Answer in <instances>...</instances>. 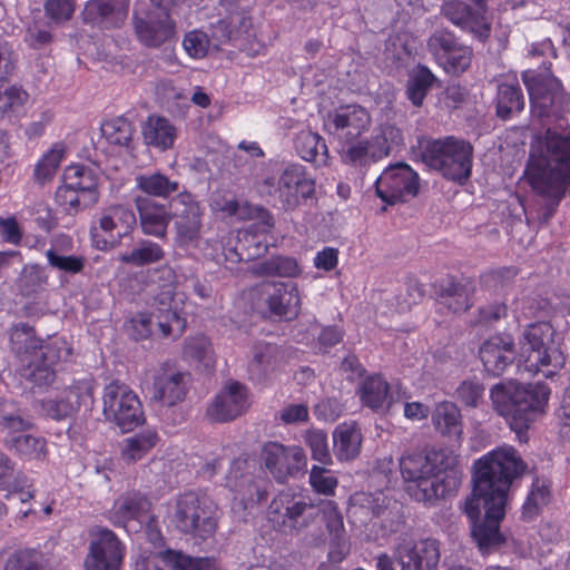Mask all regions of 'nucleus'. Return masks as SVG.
<instances>
[{"mask_svg":"<svg viewBox=\"0 0 570 570\" xmlns=\"http://www.w3.org/2000/svg\"><path fill=\"white\" fill-rule=\"evenodd\" d=\"M193 517L196 529L191 531L194 538L206 540L214 535L218 524V508L206 497H202L198 511Z\"/></svg>","mask_w":570,"mask_h":570,"instance_id":"a18cd8bd","label":"nucleus"},{"mask_svg":"<svg viewBox=\"0 0 570 570\" xmlns=\"http://www.w3.org/2000/svg\"><path fill=\"white\" fill-rule=\"evenodd\" d=\"M362 435L355 426H338L333 433V451L340 461L355 459L361 450Z\"/></svg>","mask_w":570,"mask_h":570,"instance_id":"a19ab883","label":"nucleus"},{"mask_svg":"<svg viewBox=\"0 0 570 570\" xmlns=\"http://www.w3.org/2000/svg\"><path fill=\"white\" fill-rule=\"evenodd\" d=\"M136 38L148 48H158L175 36L176 23L166 11L148 10L132 16Z\"/></svg>","mask_w":570,"mask_h":570,"instance_id":"aec40b11","label":"nucleus"},{"mask_svg":"<svg viewBox=\"0 0 570 570\" xmlns=\"http://www.w3.org/2000/svg\"><path fill=\"white\" fill-rule=\"evenodd\" d=\"M292 187L301 189V197L304 200L314 196L315 183L306 176L305 168L299 164L286 166L277 180L278 198L285 212L296 208V200L289 193Z\"/></svg>","mask_w":570,"mask_h":570,"instance_id":"cd10ccee","label":"nucleus"},{"mask_svg":"<svg viewBox=\"0 0 570 570\" xmlns=\"http://www.w3.org/2000/svg\"><path fill=\"white\" fill-rule=\"evenodd\" d=\"M101 131L107 140L117 146L128 147L132 137L131 124L124 119L117 118L105 122L101 126Z\"/></svg>","mask_w":570,"mask_h":570,"instance_id":"864d4df0","label":"nucleus"},{"mask_svg":"<svg viewBox=\"0 0 570 570\" xmlns=\"http://www.w3.org/2000/svg\"><path fill=\"white\" fill-rule=\"evenodd\" d=\"M252 273L257 276L295 277L301 273L298 263L288 256H272L256 263Z\"/></svg>","mask_w":570,"mask_h":570,"instance_id":"49530a36","label":"nucleus"},{"mask_svg":"<svg viewBox=\"0 0 570 570\" xmlns=\"http://www.w3.org/2000/svg\"><path fill=\"white\" fill-rule=\"evenodd\" d=\"M420 189L419 175L405 163L389 166L375 180V193L387 205L415 197Z\"/></svg>","mask_w":570,"mask_h":570,"instance_id":"2eb2a0df","label":"nucleus"},{"mask_svg":"<svg viewBox=\"0 0 570 570\" xmlns=\"http://www.w3.org/2000/svg\"><path fill=\"white\" fill-rule=\"evenodd\" d=\"M550 394L546 383L521 384L512 380L499 382L490 390L493 410L505 417L519 435L546 412Z\"/></svg>","mask_w":570,"mask_h":570,"instance_id":"39448f33","label":"nucleus"},{"mask_svg":"<svg viewBox=\"0 0 570 570\" xmlns=\"http://www.w3.org/2000/svg\"><path fill=\"white\" fill-rule=\"evenodd\" d=\"M63 150L58 148H52L49 150L42 158L39 160V163L36 165L35 168V178L40 184H43L48 180H50L62 159Z\"/></svg>","mask_w":570,"mask_h":570,"instance_id":"69168bd1","label":"nucleus"},{"mask_svg":"<svg viewBox=\"0 0 570 570\" xmlns=\"http://www.w3.org/2000/svg\"><path fill=\"white\" fill-rule=\"evenodd\" d=\"M527 175L540 197L538 220L547 224L570 191V132L547 129L530 155Z\"/></svg>","mask_w":570,"mask_h":570,"instance_id":"f03ea898","label":"nucleus"},{"mask_svg":"<svg viewBox=\"0 0 570 570\" xmlns=\"http://www.w3.org/2000/svg\"><path fill=\"white\" fill-rule=\"evenodd\" d=\"M440 556V543L434 539L400 546L395 552L401 570H436Z\"/></svg>","mask_w":570,"mask_h":570,"instance_id":"393cba45","label":"nucleus"},{"mask_svg":"<svg viewBox=\"0 0 570 570\" xmlns=\"http://www.w3.org/2000/svg\"><path fill=\"white\" fill-rule=\"evenodd\" d=\"M144 142L158 150L173 148L177 137V128L164 116L151 115L141 127Z\"/></svg>","mask_w":570,"mask_h":570,"instance_id":"72a5a7b5","label":"nucleus"},{"mask_svg":"<svg viewBox=\"0 0 570 570\" xmlns=\"http://www.w3.org/2000/svg\"><path fill=\"white\" fill-rule=\"evenodd\" d=\"M309 484L315 492L331 495L337 487V479L326 468L314 465L309 472Z\"/></svg>","mask_w":570,"mask_h":570,"instance_id":"774afa93","label":"nucleus"},{"mask_svg":"<svg viewBox=\"0 0 570 570\" xmlns=\"http://www.w3.org/2000/svg\"><path fill=\"white\" fill-rule=\"evenodd\" d=\"M265 468L278 483L306 471V455L299 446H285L278 442H267L262 450Z\"/></svg>","mask_w":570,"mask_h":570,"instance_id":"a211bd4d","label":"nucleus"},{"mask_svg":"<svg viewBox=\"0 0 570 570\" xmlns=\"http://www.w3.org/2000/svg\"><path fill=\"white\" fill-rule=\"evenodd\" d=\"M253 305L264 317L289 320L298 312L297 287L292 282L263 283L253 291Z\"/></svg>","mask_w":570,"mask_h":570,"instance_id":"f8f14e48","label":"nucleus"},{"mask_svg":"<svg viewBox=\"0 0 570 570\" xmlns=\"http://www.w3.org/2000/svg\"><path fill=\"white\" fill-rule=\"evenodd\" d=\"M170 220L175 219L176 240L179 245H188L199 237L202 228V209L196 196L184 190L173 197L169 203Z\"/></svg>","mask_w":570,"mask_h":570,"instance_id":"f3484780","label":"nucleus"},{"mask_svg":"<svg viewBox=\"0 0 570 570\" xmlns=\"http://www.w3.org/2000/svg\"><path fill=\"white\" fill-rule=\"evenodd\" d=\"M4 570H47L42 557L35 550H22L12 554L6 562Z\"/></svg>","mask_w":570,"mask_h":570,"instance_id":"052dcab7","label":"nucleus"},{"mask_svg":"<svg viewBox=\"0 0 570 570\" xmlns=\"http://www.w3.org/2000/svg\"><path fill=\"white\" fill-rule=\"evenodd\" d=\"M525 106V98L518 82H502L498 86L495 114L502 120H508L520 114Z\"/></svg>","mask_w":570,"mask_h":570,"instance_id":"4c0bfd02","label":"nucleus"},{"mask_svg":"<svg viewBox=\"0 0 570 570\" xmlns=\"http://www.w3.org/2000/svg\"><path fill=\"white\" fill-rule=\"evenodd\" d=\"M400 470L406 492L417 502L432 503L454 493L462 481L459 456L449 449L402 456Z\"/></svg>","mask_w":570,"mask_h":570,"instance_id":"7ed1b4c3","label":"nucleus"},{"mask_svg":"<svg viewBox=\"0 0 570 570\" xmlns=\"http://www.w3.org/2000/svg\"><path fill=\"white\" fill-rule=\"evenodd\" d=\"M435 430L450 440H460L463 432L460 409L452 402L439 403L432 413Z\"/></svg>","mask_w":570,"mask_h":570,"instance_id":"c9c22d12","label":"nucleus"},{"mask_svg":"<svg viewBox=\"0 0 570 570\" xmlns=\"http://www.w3.org/2000/svg\"><path fill=\"white\" fill-rule=\"evenodd\" d=\"M542 70H527L522 80L528 89L533 117H559L568 104L562 85L543 62Z\"/></svg>","mask_w":570,"mask_h":570,"instance_id":"1a4fd4ad","label":"nucleus"},{"mask_svg":"<svg viewBox=\"0 0 570 570\" xmlns=\"http://www.w3.org/2000/svg\"><path fill=\"white\" fill-rule=\"evenodd\" d=\"M219 14L237 24L240 31L252 29V18L247 14L239 0H219Z\"/></svg>","mask_w":570,"mask_h":570,"instance_id":"13d9d810","label":"nucleus"},{"mask_svg":"<svg viewBox=\"0 0 570 570\" xmlns=\"http://www.w3.org/2000/svg\"><path fill=\"white\" fill-rule=\"evenodd\" d=\"M105 419L115 423L121 432L132 431L144 422V412L138 396L124 383H109L102 394Z\"/></svg>","mask_w":570,"mask_h":570,"instance_id":"9b49d317","label":"nucleus"},{"mask_svg":"<svg viewBox=\"0 0 570 570\" xmlns=\"http://www.w3.org/2000/svg\"><path fill=\"white\" fill-rule=\"evenodd\" d=\"M479 355L484 370L499 376L514 363L517 353L511 336L497 335L487 340L479 350Z\"/></svg>","mask_w":570,"mask_h":570,"instance_id":"a878e982","label":"nucleus"},{"mask_svg":"<svg viewBox=\"0 0 570 570\" xmlns=\"http://www.w3.org/2000/svg\"><path fill=\"white\" fill-rule=\"evenodd\" d=\"M202 497L189 491L177 497L173 514L175 527L185 534L195 531L196 525L193 523V517L198 511Z\"/></svg>","mask_w":570,"mask_h":570,"instance_id":"ea45409f","label":"nucleus"},{"mask_svg":"<svg viewBox=\"0 0 570 570\" xmlns=\"http://www.w3.org/2000/svg\"><path fill=\"white\" fill-rule=\"evenodd\" d=\"M99 226H91L90 235L94 246L99 250H108L114 247L116 240L107 239L100 235L99 229L111 234L114 230H117L116 223L114 220V214L111 208L106 210L98 220Z\"/></svg>","mask_w":570,"mask_h":570,"instance_id":"bf43d9fd","label":"nucleus"},{"mask_svg":"<svg viewBox=\"0 0 570 570\" xmlns=\"http://www.w3.org/2000/svg\"><path fill=\"white\" fill-rule=\"evenodd\" d=\"M348 517L361 525H366L374 518L381 519L382 527L395 532L403 523L400 505L391 503L382 493L355 492L350 498Z\"/></svg>","mask_w":570,"mask_h":570,"instance_id":"ddd939ff","label":"nucleus"},{"mask_svg":"<svg viewBox=\"0 0 570 570\" xmlns=\"http://www.w3.org/2000/svg\"><path fill=\"white\" fill-rule=\"evenodd\" d=\"M403 142L402 130L386 122L377 127L370 139L356 138L340 144L338 154L344 165L364 173L367 167L387 157Z\"/></svg>","mask_w":570,"mask_h":570,"instance_id":"6e6552de","label":"nucleus"},{"mask_svg":"<svg viewBox=\"0 0 570 570\" xmlns=\"http://www.w3.org/2000/svg\"><path fill=\"white\" fill-rule=\"evenodd\" d=\"M89 552L85 559L86 570H120L125 547L109 529L90 533Z\"/></svg>","mask_w":570,"mask_h":570,"instance_id":"6ab92c4d","label":"nucleus"},{"mask_svg":"<svg viewBox=\"0 0 570 570\" xmlns=\"http://www.w3.org/2000/svg\"><path fill=\"white\" fill-rule=\"evenodd\" d=\"M135 205L139 216V226L145 235L165 239L170 223L167 204H161L146 196H137Z\"/></svg>","mask_w":570,"mask_h":570,"instance_id":"c756f323","label":"nucleus"},{"mask_svg":"<svg viewBox=\"0 0 570 570\" xmlns=\"http://www.w3.org/2000/svg\"><path fill=\"white\" fill-rule=\"evenodd\" d=\"M428 50L450 75H461L471 65L472 49L459 41L448 29H436L428 39Z\"/></svg>","mask_w":570,"mask_h":570,"instance_id":"4468645a","label":"nucleus"},{"mask_svg":"<svg viewBox=\"0 0 570 570\" xmlns=\"http://www.w3.org/2000/svg\"><path fill=\"white\" fill-rule=\"evenodd\" d=\"M187 379V373L163 370L154 379L150 400L168 409L174 407L186 396Z\"/></svg>","mask_w":570,"mask_h":570,"instance_id":"7c9ffc66","label":"nucleus"},{"mask_svg":"<svg viewBox=\"0 0 570 570\" xmlns=\"http://www.w3.org/2000/svg\"><path fill=\"white\" fill-rule=\"evenodd\" d=\"M30 426L31 422L13 402H0V431L8 433L4 446L20 456L39 460L46 454V440L26 433Z\"/></svg>","mask_w":570,"mask_h":570,"instance_id":"9d476101","label":"nucleus"},{"mask_svg":"<svg viewBox=\"0 0 570 570\" xmlns=\"http://www.w3.org/2000/svg\"><path fill=\"white\" fill-rule=\"evenodd\" d=\"M550 501V491L548 484L535 479L531 490L522 505L521 518L524 521L533 520Z\"/></svg>","mask_w":570,"mask_h":570,"instance_id":"8fccbe9b","label":"nucleus"},{"mask_svg":"<svg viewBox=\"0 0 570 570\" xmlns=\"http://www.w3.org/2000/svg\"><path fill=\"white\" fill-rule=\"evenodd\" d=\"M209 39L212 47L218 50L223 45L234 42L243 35H248L249 31H240L239 27L228 19L222 18L216 23L210 26Z\"/></svg>","mask_w":570,"mask_h":570,"instance_id":"603ef678","label":"nucleus"},{"mask_svg":"<svg viewBox=\"0 0 570 570\" xmlns=\"http://www.w3.org/2000/svg\"><path fill=\"white\" fill-rule=\"evenodd\" d=\"M518 368L534 375L542 372L551 377L564 364V356L556 342V331L548 322L528 325L519 341Z\"/></svg>","mask_w":570,"mask_h":570,"instance_id":"423d86ee","label":"nucleus"},{"mask_svg":"<svg viewBox=\"0 0 570 570\" xmlns=\"http://www.w3.org/2000/svg\"><path fill=\"white\" fill-rule=\"evenodd\" d=\"M474 289L473 282L468 278L446 277L434 285V293L440 304L453 313H462L470 308Z\"/></svg>","mask_w":570,"mask_h":570,"instance_id":"2f4dec72","label":"nucleus"},{"mask_svg":"<svg viewBox=\"0 0 570 570\" xmlns=\"http://www.w3.org/2000/svg\"><path fill=\"white\" fill-rule=\"evenodd\" d=\"M138 190L146 194V197L168 198L173 193L179 190V183L170 180L160 171L141 174L135 178Z\"/></svg>","mask_w":570,"mask_h":570,"instance_id":"37998d69","label":"nucleus"},{"mask_svg":"<svg viewBox=\"0 0 570 570\" xmlns=\"http://www.w3.org/2000/svg\"><path fill=\"white\" fill-rule=\"evenodd\" d=\"M92 403V387L83 382L68 387L60 399L43 401L42 409L49 417L60 421L71 417L81 406L90 407Z\"/></svg>","mask_w":570,"mask_h":570,"instance_id":"bb28decb","label":"nucleus"},{"mask_svg":"<svg viewBox=\"0 0 570 570\" xmlns=\"http://www.w3.org/2000/svg\"><path fill=\"white\" fill-rule=\"evenodd\" d=\"M83 197V193L76 190V188H69L68 183L65 181L63 186L59 187L56 191L57 202L66 207V212L69 215H75L94 206L85 205Z\"/></svg>","mask_w":570,"mask_h":570,"instance_id":"0e129e2a","label":"nucleus"},{"mask_svg":"<svg viewBox=\"0 0 570 570\" xmlns=\"http://www.w3.org/2000/svg\"><path fill=\"white\" fill-rule=\"evenodd\" d=\"M252 354L253 357L248 364V370L258 380L273 370L282 357V351L278 345L262 342L254 345Z\"/></svg>","mask_w":570,"mask_h":570,"instance_id":"c03bdc74","label":"nucleus"},{"mask_svg":"<svg viewBox=\"0 0 570 570\" xmlns=\"http://www.w3.org/2000/svg\"><path fill=\"white\" fill-rule=\"evenodd\" d=\"M294 147L297 155L316 166H324L328 163V148L322 136L311 130L299 131L294 139Z\"/></svg>","mask_w":570,"mask_h":570,"instance_id":"e433bc0d","label":"nucleus"},{"mask_svg":"<svg viewBox=\"0 0 570 570\" xmlns=\"http://www.w3.org/2000/svg\"><path fill=\"white\" fill-rule=\"evenodd\" d=\"M43 10L50 23L57 26L69 21L76 10L75 0H45Z\"/></svg>","mask_w":570,"mask_h":570,"instance_id":"680f3d73","label":"nucleus"},{"mask_svg":"<svg viewBox=\"0 0 570 570\" xmlns=\"http://www.w3.org/2000/svg\"><path fill=\"white\" fill-rule=\"evenodd\" d=\"M165 258L163 247L153 240L140 239L128 252L120 254L119 261L135 267L159 263Z\"/></svg>","mask_w":570,"mask_h":570,"instance_id":"79ce46f5","label":"nucleus"},{"mask_svg":"<svg viewBox=\"0 0 570 570\" xmlns=\"http://www.w3.org/2000/svg\"><path fill=\"white\" fill-rule=\"evenodd\" d=\"M12 348L20 355L21 377L30 383L31 389H47L56 380L53 365L65 361L71 348L62 340L43 344L35 336V330L28 323L17 324L10 335Z\"/></svg>","mask_w":570,"mask_h":570,"instance_id":"20e7f679","label":"nucleus"},{"mask_svg":"<svg viewBox=\"0 0 570 570\" xmlns=\"http://www.w3.org/2000/svg\"><path fill=\"white\" fill-rule=\"evenodd\" d=\"M173 303L174 293L169 287L155 295L151 302L149 314L156 320L157 328L163 337L179 336L186 327L185 318L180 316Z\"/></svg>","mask_w":570,"mask_h":570,"instance_id":"c85d7f7f","label":"nucleus"},{"mask_svg":"<svg viewBox=\"0 0 570 570\" xmlns=\"http://www.w3.org/2000/svg\"><path fill=\"white\" fill-rule=\"evenodd\" d=\"M63 181L69 188H76L85 194V205H96L99 199L98 176L95 170L85 165H71L65 169Z\"/></svg>","mask_w":570,"mask_h":570,"instance_id":"f704fd0d","label":"nucleus"},{"mask_svg":"<svg viewBox=\"0 0 570 570\" xmlns=\"http://www.w3.org/2000/svg\"><path fill=\"white\" fill-rule=\"evenodd\" d=\"M389 383L380 375H373L365 379L360 389V397L362 403L375 411H390L393 404V397L390 395Z\"/></svg>","mask_w":570,"mask_h":570,"instance_id":"58836bf2","label":"nucleus"},{"mask_svg":"<svg viewBox=\"0 0 570 570\" xmlns=\"http://www.w3.org/2000/svg\"><path fill=\"white\" fill-rule=\"evenodd\" d=\"M130 0H88L80 18L85 24L100 30L121 28L129 13Z\"/></svg>","mask_w":570,"mask_h":570,"instance_id":"5701e85b","label":"nucleus"},{"mask_svg":"<svg viewBox=\"0 0 570 570\" xmlns=\"http://www.w3.org/2000/svg\"><path fill=\"white\" fill-rule=\"evenodd\" d=\"M485 11L487 9L472 8L461 0H446L441 6L444 18L480 41H485L491 32V23L484 17Z\"/></svg>","mask_w":570,"mask_h":570,"instance_id":"b1692460","label":"nucleus"},{"mask_svg":"<svg viewBox=\"0 0 570 570\" xmlns=\"http://www.w3.org/2000/svg\"><path fill=\"white\" fill-rule=\"evenodd\" d=\"M184 352L187 357L203 362L206 366L214 363V348L212 342L205 335L188 338Z\"/></svg>","mask_w":570,"mask_h":570,"instance_id":"4d7b16f0","label":"nucleus"},{"mask_svg":"<svg viewBox=\"0 0 570 570\" xmlns=\"http://www.w3.org/2000/svg\"><path fill=\"white\" fill-rule=\"evenodd\" d=\"M517 274L518 269L514 267H502L483 274L481 283L490 292L500 294L513 284Z\"/></svg>","mask_w":570,"mask_h":570,"instance_id":"5fc2aeb1","label":"nucleus"},{"mask_svg":"<svg viewBox=\"0 0 570 570\" xmlns=\"http://www.w3.org/2000/svg\"><path fill=\"white\" fill-rule=\"evenodd\" d=\"M435 81L436 77L431 70L423 65H419L407 80V98L414 106L420 107Z\"/></svg>","mask_w":570,"mask_h":570,"instance_id":"de8ad7c7","label":"nucleus"},{"mask_svg":"<svg viewBox=\"0 0 570 570\" xmlns=\"http://www.w3.org/2000/svg\"><path fill=\"white\" fill-rule=\"evenodd\" d=\"M167 557L170 570H220L215 561L208 558H191L181 551L169 552Z\"/></svg>","mask_w":570,"mask_h":570,"instance_id":"6e6d98bb","label":"nucleus"},{"mask_svg":"<svg viewBox=\"0 0 570 570\" xmlns=\"http://www.w3.org/2000/svg\"><path fill=\"white\" fill-rule=\"evenodd\" d=\"M271 513L282 517V523L302 531L315 523L320 517L318 505L299 493L282 491L269 504Z\"/></svg>","mask_w":570,"mask_h":570,"instance_id":"dca6fc26","label":"nucleus"},{"mask_svg":"<svg viewBox=\"0 0 570 570\" xmlns=\"http://www.w3.org/2000/svg\"><path fill=\"white\" fill-rule=\"evenodd\" d=\"M422 161L449 180L465 185L471 177L473 146L453 136L428 140L421 147Z\"/></svg>","mask_w":570,"mask_h":570,"instance_id":"0eeeda50","label":"nucleus"},{"mask_svg":"<svg viewBox=\"0 0 570 570\" xmlns=\"http://www.w3.org/2000/svg\"><path fill=\"white\" fill-rule=\"evenodd\" d=\"M371 124V116L360 105L341 106L327 114L324 126L327 131L338 139V145L361 138Z\"/></svg>","mask_w":570,"mask_h":570,"instance_id":"4be33fe9","label":"nucleus"},{"mask_svg":"<svg viewBox=\"0 0 570 570\" xmlns=\"http://www.w3.org/2000/svg\"><path fill=\"white\" fill-rule=\"evenodd\" d=\"M158 436L156 432L147 431L136 434L126 440V445L122 449V456L128 461L140 460L147 452H149L157 443Z\"/></svg>","mask_w":570,"mask_h":570,"instance_id":"3c124183","label":"nucleus"},{"mask_svg":"<svg viewBox=\"0 0 570 570\" xmlns=\"http://www.w3.org/2000/svg\"><path fill=\"white\" fill-rule=\"evenodd\" d=\"M150 509L151 501L146 493L130 490L115 501L110 511V521L115 525L125 527L130 520H140L147 517Z\"/></svg>","mask_w":570,"mask_h":570,"instance_id":"473e14b6","label":"nucleus"},{"mask_svg":"<svg viewBox=\"0 0 570 570\" xmlns=\"http://www.w3.org/2000/svg\"><path fill=\"white\" fill-rule=\"evenodd\" d=\"M306 443L315 461L326 465L332 463V455L327 442V435L322 430L309 431L306 435Z\"/></svg>","mask_w":570,"mask_h":570,"instance_id":"338daca9","label":"nucleus"},{"mask_svg":"<svg viewBox=\"0 0 570 570\" xmlns=\"http://www.w3.org/2000/svg\"><path fill=\"white\" fill-rule=\"evenodd\" d=\"M320 515L323 517L325 527L330 534L332 543L338 548H345V529L343 523V515L334 501H321L317 504Z\"/></svg>","mask_w":570,"mask_h":570,"instance_id":"09e8293b","label":"nucleus"},{"mask_svg":"<svg viewBox=\"0 0 570 570\" xmlns=\"http://www.w3.org/2000/svg\"><path fill=\"white\" fill-rule=\"evenodd\" d=\"M46 256L49 262V265L52 268H56L68 274L81 273L86 265L85 257L75 255H61L52 248L46 252Z\"/></svg>","mask_w":570,"mask_h":570,"instance_id":"e2e57ef3","label":"nucleus"},{"mask_svg":"<svg viewBox=\"0 0 570 570\" xmlns=\"http://www.w3.org/2000/svg\"><path fill=\"white\" fill-rule=\"evenodd\" d=\"M247 387L229 380L206 409V416L215 423H225L240 416L248 409Z\"/></svg>","mask_w":570,"mask_h":570,"instance_id":"412c9836","label":"nucleus"},{"mask_svg":"<svg viewBox=\"0 0 570 570\" xmlns=\"http://www.w3.org/2000/svg\"><path fill=\"white\" fill-rule=\"evenodd\" d=\"M527 463L512 446L498 448L473 465V489L461 505L471 523V537L483 554L505 543L500 522L505 515L508 492L527 471Z\"/></svg>","mask_w":570,"mask_h":570,"instance_id":"f257e3e1","label":"nucleus"}]
</instances>
